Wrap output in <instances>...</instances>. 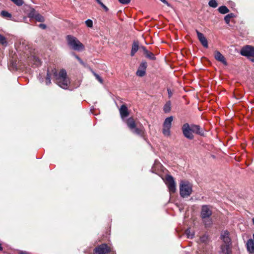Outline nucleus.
Masks as SVG:
<instances>
[{
  "label": "nucleus",
  "mask_w": 254,
  "mask_h": 254,
  "mask_svg": "<svg viewBox=\"0 0 254 254\" xmlns=\"http://www.w3.org/2000/svg\"><path fill=\"white\" fill-rule=\"evenodd\" d=\"M218 11L221 14H226L229 12V10L226 6L223 5L219 7Z\"/></svg>",
  "instance_id": "19"
},
{
  "label": "nucleus",
  "mask_w": 254,
  "mask_h": 254,
  "mask_svg": "<svg viewBox=\"0 0 254 254\" xmlns=\"http://www.w3.org/2000/svg\"><path fill=\"white\" fill-rule=\"evenodd\" d=\"M253 223L254 224V218L253 219Z\"/></svg>",
  "instance_id": "48"
},
{
  "label": "nucleus",
  "mask_w": 254,
  "mask_h": 254,
  "mask_svg": "<svg viewBox=\"0 0 254 254\" xmlns=\"http://www.w3.org/2000/svg\"><path fill=\"white\" fill-rule=\"evenodd\" d=\"M2 250V247L1 246V245L0 244V251Z\"/></svg>",
  "instance_id": "44"
},
{
  "label": "nucleus",
  "mask_w": 254,
  "mask_h": 254,
  "mask_svg": "<svg viewBox=\"0 0 254 254\" xmlns=\"http://www.w3.org/2000/svg\"><path fill=\"white\" fill-rule=\"evenodd\" d=\"M192 185L188 181H182L180 184V194L183 198L188 197L192 193Z\"/></svg>",
  "instance_id": "5"
},
{
  "label": "nucleus",
  "mask_w": 254,
  "mask_h": 254,
  "mask_svg": "<svg viewBox=\"0 0 254 254\" xmlns=\"http://www.w3.org/2000/svg\"><path fill=\"white\" fill-rule=\"evenodd\" d=\"M240 54L241 55L248 58L252 57L254 58V47L250 45L245 46L241 50Z\"/></svg>",
  "instance_id": "9"
},
{
  "label": "nucleus",
  "mask_w": 254,
  "mask_h": 254,
  "mask_svg": "<svg viewBox=\"0 0 254 254\" xmlns=\"http://www.w3.org/2000/svg\"><path fill=\"white\" fill-rule=\"evenodd\" d=\"M51 73L50 72L49 70L48 69L47 72L46 77V81H45L46 84L47 85H49L51 83Z\"/></svg>",
  "instance_id": "20"
},
{
  "label": "nucleus",
  "mask_w": 254,
  "mask_h": 254,
  "mask_svg": "<svg viewBox=\"0 0 254 254\" xmlns=\"http://www.w3.org/2000/svg\"><path fill=\"white\" fill-rule=\"evenodd\" d=\"M37 13L36 12V11L34 9H33L29 12L28 16L30 18H35V16L36 15V14Z\"/></svg>",
  "instance_id": "33"
},
{
  "label": "nucleus",
  "mask_w": 254,
  "mask_h": 254,
  "mask_svg": "<svg viewBox=\"0 0 254 254\" xmlns=\"http://www.w3.org/2000/svg\"><path fill=\"white\" fill-rule=\"evenodd\" d=\"M167 92L168 94L169 98H170L172 96L173 93L170 88L167 89Z\"/></svg>",
  "instance_id": "39"
},
{
  "label": "nucleus",
  "mask_w": 254,
  "mask_h": 254,
  "mask_svg": "<svg viewBox=\"0 0 254 254\" xmlns=\"http://www.w3.org/2000/svg\"><path fill=\"white\" fill-rule=\"evenodd\" d=\"M146 67H147V63H146V62H142L140 64L139 68L145 71Z\"/></svg>",
  "instance_id": "31"
},
{
  "label": "nucleus",
  "mask_w": 254,
  "mask_h": 254,
  "mask_svg": "<svg viewBox=\"0 0 254 254\" xmlns=\"http://www.w3.org/2000/svg\"><path fill=\"white\" fill-rule=\"evenodd\" d=\"M247 249L250 254H254V242L252 239H250L247 241Z\"/></svg>",
  "instance_id": "15"
},
{
  "label": "nucleus",
  "mask_w": 254,
  "mask_h": 254,
  "mask_svg": "<svg viewBox=\"0 0 254 254\" xmlns=\"http://www.w3.org/2000/svg\"><path fill=\"white\" fill-rule=\"evenodd\" d=\"M212 214V207L211 206L203 205L201 206L200 216L202 219L210 218Z\"/></svg>",
  "instance_id": "10"
},
{
  "label": "nucleus",
  "mask_w": 254,
  "mask_h": 254,
  "mask_svg": "<svg viewBox=\"0 0 254 254\" xmlns=\"http://www.w3.org/2000/svg\"><path fill=\"white\" fill-rule=\"evenodd\" d=\"M253 240H254V233L253 234Z\"/></svg>",
  "instance_id": "47"
},
{
  "label": "nucleus",
  "mask_w": 254,
  "mask_h": 254,
  "mask_svg": "<svg viewBox=\"0 0 254 254\" xmlns=\"http://www.w3.org/2000/svg\"><path fill=\"white\" fill-rule=\"evenodd\" d=\"M127 125L133 133L143 138L145 137V130L144 127L142 126L139 127H137L135 121L132 118H129L127 120Z\"/></svg>",
  "instance_id": "3"
},
{
  "label": "nucleus",
  "mask_w": 254,
  "mask_h": 254,
  "mask_svg": "<svg viewBox=\"0 0 254 254\" xmlns=\"http://www.w3.org/2000/svg\"><path fill=\"white\" fill-rule=\"evenodd\" d=\"M145 74V71L140 69L138 68V70L136 71V75L139 77L143 76Z\"/></svg>",
  "instance_id": "29"
},
{
  "label": "nucleus",
  "mask_w": 254,
  "mask_h": 254,
  "mask_svg": "<svg viewBox=\"0 0 254 254\" xmlns=\"http://www.w3.org/2000/svg\"><path fill=\"white\" fill-rule=\"evenodd\" d=\"M21 254H28L27 253L25 252H22Z\"/></svg>",
  "instance_id": "43"
},
{
  "label": "nucleus",
  "mask_w": 254,
  "mask_h": 254,
  "mask_svg": "<svg viewBox=\"0 0 254 254\" xmlns=\"http://www.w3.org/2000/svg\"><path fill=\"white\" fill-rule=\"evenodd\" d=\"M51 73L53 75L54 81L57 85L64 89L68 88L70 81L65 69H62L58 73L57 70L54 68L52 69Z\"/></svg>",
  "instance_id": "1"
},
{
  "label": "nucleus",
  "mask_w": 254,
  "mask_h": 254,
  "mask_svg": "<svg viewBox=\"0 0 254 254\" xmlns=\"http://www.w3.org/2000/svg\"><path fill=\"white\" fill-rule=\"evenodd\" d=\"M173 120V117L170 116L166 118L163 123L162 133L166 136H169L170 135V128Z\"/></svg>",
  "instance_id": "6"
},
{
  "label": "nucleus",
  "mask_w": 254,
  "mask_h": 254,
  "mask_svg": "<svg viewBox=\"0 0 254 254\" xmlns=\"http://www.w3.org/2000/svg\"><path fill=\"white\" fill-rule=\"evenodd\" d=\"M141 49L142 50L144 54H145V53L148 52V50L146 49V48L144 46H141Z\"/></svg>",
  "instance_id": "42"
},
{
  "label": "nucleus",
  "mask_w": 254,
  "mask_h": 254,
  "mask_svg": "<svg viewBox=\"0 0 254 254\" xmlns=\"http://www.w3.org/2000/svg\"><path fill=\"white\" fill-rule=\"evenodd\" d=\"M39 26L40 28H42L43 29H45L46 28V25L45 24H42V23L40 24L39 25Z\"/></svg>",
  "instance_id": "41"
},
{
  "label": "nucleus",
  "mask_w": 254,
  "mask_h": 254,
  "mask_svg": "<svg viewBox=\"0 0 254 254\" xmlns=\"http://www.w3.org/2000/svg\"><path fill=\"white\" fill-rule=\"evenodd\" d=\"M235 16V14L234 13H229L227 15H226L225 17H224V20L226 22V23L227 24H229L230 21V19L232 18H233Z\"/></svg>",
  "instance_id": "22"
},
{
  "label": "nucleus",
  "mask_w": 254,
  "mask_h": 254,
  "mask_svg": "<svg viewBox=\"0 0 254 254\" xmlns=\"http://www.w3.org/2000/svg\"><path fill=\"white\" fill-rule=\"evenodd\" d=\"M119 111L121 117L122 119L127 117L129 115L127 108L125 105H122L121 106Z\"/></svg>",
  "instance_id": "16"
},
{
  "label": "nucleus",
  "mask_w": 254,
  "mask_h": 254,
  "mask_svg": "<svg viewBox=\"0 0 254 254\" xmlns=\"http://www.w3.org/2000/svg\"><path fill=\"white\" fill-rule=\"evenodd\" d=\"M66 40L68 45L71 49L77 51H81L84 50L85 47L76 37L72 35H67Z\"/></svg>",
  "instance_id": "4"
},
{
  "label": "nucleus",
  "mask_w": 254,
  "mask_h": 254,
  "mask_svg": "<svg viewBox=\"0 0 254 254\" xmlns=\"http://www.w3.org/2000/svg\"><path fill=\"white\" fill-rule=\"evenodd\" d=\"M9 68L10 70H17V68L16 66V63H14L13 62H11L9 66Z\"/></svg>",
  "instance_id": "30"
},
{
  "label": "nucleus",
  "mask_w": 254,
  "mask_h": 254,
  "mask_svg": "<svg viewBox=\"0 0 254 254\" xmlns=\"http://www.w3.org/2000/svg\"><path fill=\"white\" fill-rule=\"evenodd\" d=\"M119 2L123 4H127L130 3L131 0H118Z\"/></svg>",
  "instance_id": "37"
},
{
  "label": "nucleus",
  "mask_w": 254,
  "mask_h": 254,
  "mask_svg": "<svg viewBox=\"0 0 254 254\" xmlns=\"http://www.w3.org/2000/svg\"><path fill=\"white\" fill-rule=\"evenodd\" d=\"M99 4L105 9L106 11H108L109 9L101 1Z\"/></svg>",
  "instance_id": "38"
},
{
  "label": "nucleus",
  "mask_w": 254,
  "mask_h": 254,
  "mask_svg": "<svg viewBox=\"0 0 254 254\" xmlns=\"http://www.w3.org/2000/svg\"><path fill=\"white\" fill-rule=\"evenodd\" d=\"M221 239L223 242L221 246V252L224 254H232V242L229 232L227 230L223 231L221 234Z\"/></svg>",
  "instance_id": "2"
},
{
  "label": "nucleus",
  "mask_w": 254,
  "mask_h": 254,
  "mask_svg": "<svg viewBox=\"0 0 254 254\" xmlns=\"http://www.w3.org/2000/svg\"><path fill=\"white\" fill-rule=\"evenodd\" d=\"M38 63L39 64H40V61L39 60H38Z\"/></svg>",
  "instance_id": "46"
},
{
  "label": "nucleus",
  "mask_w": 254,
  "mask_h": 254,
  "mask_svg": "<svg viewBox=\"0 0 254 254\" xmlns=\"http://www.w3.org/2000/svg\"><path fill=\"white\" fill-rule=\"evenodd\" d=\"M185 233L188 238L191 239L193 237L194 235V233H191L190 229H188L187 230H186Z\"/></svg>",
  "instance_id": "28"
},
{
  "label": "nucleus",
  "mask_w": 254,
  "mask_h": 254,
  "mask_svg": "<svg viewBox=\"0 0 254 254\" xmlns=\"http://www.w3.org/2000/svg\"><path fill=\"white\" fill-rule=\"evenodd\" d=\"M208 4L210 7L213 8H215L218 6V3L216 0H210L208 2Z\"/></svg>",
  "instance_id": "27"
},
{
  "label": "nucleus",
  "mask_w": 254,
  "mask_h": 254,
  "mask_svg": "<svg viewBox=\"0 0 254 254\" xmlns=\"http://www.w3.org/2000/svg\"><path fill=\"white\" fill-rule=\"evenodd\" d=\"M182 132L184 136L190 140L193 139L194 135L190 126L188 123L184 124L182 127Z\"/></svg>",
  "instance_id": "7"
},
{
  "label": "nucleus",
  "mask_w": 254,
  "mask_h": 254,
  "mask_svg": "<svg viewBox=\"0 0 254 254\" xmlns=\"http://www.w3.org/2000/svg\"><path fill=\"white\" fill-rule=\"evenodd\" d=\"M111 249L106 244H102L96 247L93 250V254H108Z\"/></svg>",
  "instance_id": "8"
},
{
  "label": "nucleus",
  "mask_w": 254,
  "mask_h": 254,
  "mask_svg": "<svg viewBox=\"0 0 254 254\" xmlns=\"http://www.w3.org/2000/svg\"><path fill=\"white\" fill-rule=\"evenodd\" d=\"M1 15L2 17L4 18H11L12 17L11 14L5 10L1 11Z\"/></svg>",
  "instance_id": "25"
},
{
  "label": "nucleus",
  "mask_w": 254,
  "mask_h": 254,
  "mask_svg": "<svg viewBox=\"0 0 254 254\" xmlns=\"http://www.w3.org/2000/svg\"><path fill=\"white\" fill-rule=\"evenodd\" d=\"M214 58L217 61L221 62L224 65H227V62H226L224 56L220 52L218 51H215Z\"/></svg>",
  "instance_id": "13"
},
{
  "label": "nucleus",
  "mask_w": 254,
  "mask_h": 254,
  "mask_svg": "<svg viewBox=\"0 0 254 254\" xmlns=\"http://www.w3.org/2000/svg\"><path fill=\"white\" fill-rule=\"evenodd\" d=\"M166 184L170 193H174L176 190V183L173 177L171 175L166 177Z\"/></svg>",
  "instance_id": "11"
},
{
  "label": "nucleus",
  "mask_w": 254,
  "mask_h": 254,
  "mask_svg": "<svg viewBox=\"0 0 254 254\" xmlns=\"http://www.w3.org/2000/svg\"><path fill=\"white\" fill-rule=\"evenodd\" d=\"M93 74L94 75V76H95L96 78L101 83H103V80L102 79V78L98 74H97L96 73L93 72Z\"/></svg>",
  "instance_id": "35"
},
{
  "label": "nucleus",
  "mask_w": 254,
  "mask_h": 254,
  "mask_svg": "<svg viewBox=\"0 0 254 254\" xmlns=\"http://www.w3.org/2000/svg\"><path fill=\"white\" fill-rule=\"evenodd\" d=\"M138 50V43L137 42H133L130 52V56L133 57Z\"/></svg>",
  "instance_id": "17"
},
{
  "label": "nucleus",
  "mask_w": 254,
  "mask_h": 254,
  "mask_svg": "<svg viewBox=\"0 0 254 254\" xmlns=\"http://www.w3.org/2000/svg\"><path fill=\"white\" fill-rule=\"evenodd\" d=\"M34 19L38 22H44L45 20L44 17L39 13H37L35 16Z\"/></svg>",
  "instance_id": "24"
},
{
  "label": "nucleus",
  "mask_w": 254,
  "mask_h": 254,
  "mask_svg": "<svg viewBox=\"0 0 254 254\" xmlns=\"http://www.w3.org/2000/svg\"><path fill=\"white\" fill-rule=\"evenodd\" d=\"M85 24L88 27L91 28L93 27V22L91 19H87L85 21Z\"/></svg>",
  "instance_id": "34"
},
{
  "label": "nucleus",
  "mask_w": 254,
  "mask_h": 254,
  "mask_svg": "<svg viewBox=\"0 0 254 254\" xmlns=\"http://www.w3.org/2000/svg\"><path fill=\"white\" fill-rule=\"evenodd\" d=\"M72 55L74 56V57L79 62V63L82 64H84V62H83V61L81 59V58H80L78 56H77V55H76L74 53H72Z\"/></svg>",
  "instance_id": "36"
},
{
  "label": "nucleus",
  "mask_w": 254,
  "mask_h": 254,
  "mask_svg": "<svg viewBox=\"0 0 254 254\" xmlns=\"http://www.w3.org/2000/svg\"><path fill=\"white\" fill-rule=\"evenodd\" d=\"M202 221L205 227H209L212 223V220L210 217L209 218L202 219Z\"/></svg>",
  "instance_id": "23"
},
{
  "label": "nucleus",
  "mask_w": 254,
  "mask_h": 254,
  "mask_svg": "<svg viewBox=\"0 0 254 254\" xmlns=\"http://www.w3.org/2000/svg\"><path fill=\"white\" fill-rule=\"evenodd\" d=\"M192 129L193 133H195L201 136L204 135V131L203 129L200 128V127L198 125L191 124L190 125Z\"/></svg>",
  "instance_id": "14"
},
{
  "label": "nucleus",
  "mask_w": 254,
  "mask_h": 254,
  "mask_svg": "<svg viewBox=\"0 0 254 254\" xmlns=\"http://www.w3.org/2000/svg\"><path fill=\"white\" fill-rule=\"evenodd\" d=\"M0 44L4 46H6L7 44L5 37L1 34H0Z\"/></svg>",
  "instance_id": "26"
},
{
  "label": "nucleus",
  "mask_w": 254,
  "mask_h": 254,
  "mask_svg": "<svg viewBox=\"0 0 254 254\" xmlns=\"http://www.w3.org/2000/svg\"><path fill=\"white\" fill-rule=\"evenodd\" d=\"M171 110V103L170 102H167L163 107V111L165 113H169Z\"/></svg>",
  "instance_id": "21"
},
{
  "label": "nucleus",
  "mask_w": 254,
  "mask_h": 254,
  "mask_svg": "<svg viewBox=\"0 0 254 254\" xmlns=\"http://www.w3.org/2000/svg\"><path fill=\"white\" fill-rule=\"evenodd\" d=\"M144 55L146 58L150 60L154 61L156 60L155 55L152 52H149V51H148V52H147Z\"/></svg>",
  "instance_id": "18"
},
{
  "label": "nucleus",
  "mask_w": 254,
  "mask_h": 254,
  "mask_svg": "<svg viewBox=\"0 0 254 254\" xmlns=\"http://www.w3.org/2000/svg\"><path fill=\"white\" fill-rule=\"evenodd\" d=\"M252 62H254V59H252Z\"/></svg>",
  "instance_id": "49"
},
{
  "label": "nucleus",
  "mask_w": 254,
  "mask_h": 254,
  "mask_svg": "<svg viewBox=\"0 0 254 254\" xmlns=\"http://www.w3.org/2000/svg\"><path fill=\"white\" fill-rule=\"evenodd\" d=\"M196 33L197 34V38L202 46L204 48H207L208 47V41L204 35L199 32L197 30H196Z\"/></svg>",
  "instance_id": "12"
},
{
  "label": "nucleus",
  "mask_w": 254,
  "mask_h": 254,
  "mask_svg": "<svg viewBox=\"0 0 254 254\" xmlns=\"http://www.w3.org/2000/svg\"><path fill=\"white\" fill-rule=\"evenodd\" d=\"M11 0L12 2H13L17 6H21L24 3V1L23 0Z\"/></svg>",
  "instance_id": "32"
},
{
  "label": "nucleus",
  "mask_w": 254,
  "mask_h": 254,
  "mask_svg": "<svg viewBox=\"0 0 254 254\" xmlns=\"http://www.w3.org/2000/svg\"><path fill=\"white\" fill-rule=\"evenodd\" d=\"M97 1V2L99 3H100V2H101V0H96Z\"/></svg>",
  "instance_id": "45"
},
{
  "label": "nucleus",
  "mask_w": 254,
  "mask_h": 254,
  "mask_svg": "<svg viewBox=\"0 0 254 254\" xmlns=\"http://www.w3.org/2000/svg\"><path fill=\"white\" fill-rule=\"evenodd\" d=\"M162 2L167 5L168 6H170V4L166 0H160Z\"/></svg>",
  "instance_id": "40"
}]
</instances>
